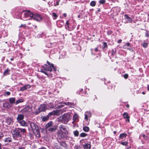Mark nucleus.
Masks as SVG:
<instances>
[{"mask_svg": "<svg viewBox=\"0 0 149 149\" xmlns=\"http://www.w3.org/2000/svg\"><path fill=\"white\" fill-rule=\"evenodd\" d=\"M13 139L17 140H19L21 138L22 133L26 132V130L24 129L16 128L12 130Z\"/></svg>", "mask_w": 149, "mask_h": 149, "instance_id": "f257e3e1", "label": "nucleus"}, {"mask_svg": "<svg viewBox=\"0 0 149 149\" xmlns=\"http://www.w3.org/2000/svg\"><path fill=\"white\" fill-rule=\"evenodd\" d=\"M59 130L58 133V136L59 139L64 138L68 133L69 129L68 127L64 125H61L59 126Z\"/></svg>", "mask_w": 149, "mask_h": 149, "instance_id": "f03ea898", "label": "nucleus"}, {"mask_svg": "<svg viewBox=\"0 0 149 149\" xmlns=\"http://www.w3.org/2000/svg\"><path fill=\"white\" fill-rule=\"evenodd\" d=\"M47 63L48 65H47L45 64L43 66V69H42L41 70V71L42 72L45 73L46 75H47L46 72L45 71V70L47 71H49L51 72L52 70V69H53L55 71H56V69L54 67V65L53 64H51V63L47 61Z\"/></svg>", "mask_w": 149, "mask_h": 149, "instance_id": "7ed1b4c3", "label": "nucleus"}, {"mask_svg": "<svg viewBox=\"0 0 149 149\" xmlns=\"http://www.w3.org/2000/svg\"><path fill=\"white\" fill-rule=\"evenodd\" d=\"M72 118V116L70 113L64 114L61 116L59 118V121L65 124H66Z\"/></svg>", "mask_w": 149, "mask_h": 149, "instance_id": "20e7f679", "label": "nucleus"}, {"mask_svg": "<svg viewBox=\"0 0 149 149\" xmlns=\"http://www.w3.org/2000/svg\"><path fill=\"white\" fill-rule=\"evenodd\" d=\"M29 123L34 133L38 134L40 132V129L37 124L32 122H29Z\"/></svg>", "mask_w": 149, "mask_h": 149, "instance_id": "39448f33", "label": "nucleus"}, {"mask_svg": "<svg viewBox=\"0 0 149 149\" xmlns=\"http://www.w3.org/2000/svg\"><path fill=\"white\" fill-rule=\"evenodd\" d=\"M46 104H42L40 105L38 108L36 109V111H34V113L37 114L41 112L45 111L46 109Z\"/></svg>", "mask_w": 149, "mask_h": 149, "instance_id": "423d86ee", "label": "nucleus"}, {"mask_svg": "<svg viewBox=\"0 0 149 149\" xmlns=\"http://www.w3.org/2000/svg\"><path fill=\"white\" fill-rule=\"evenodd\" d=\"M23 112L24 114L28 115L32 112L31 107L29 106H27L23 110Z\"/></svg>", "mask_w": 149, "mask_h": 149, "instance_id": "0eeeda50", "label": "nucleus"}, {"mask_svg": "<svg viewBox=\"0 0 149 149\" xmlns=\"http://www.w3.org/2000/svg\"><path fill=\"white\" fill-rule=\"evenodd\" d=\"M24 16L23 17V20H26V19L29 17H30L31 18H32V17L33 16V14L31 13L29 11H26L24 12Z\"/></svg>", "mask_w": 149, "mask_h": 149, "instance_id": "6e6552de", "label": "nucleus"}, {"mask_svg": "<svg viewBox=\"0 0 149 149\" xmlns=\"http://www.w3.org/2000/svg\"><path fill=\"white\" fill-rule=\"evenodd\" d=\"M32 18H33L34 20L38 22H40L42 19V18L41 16L39 15L36 14L35 15L33 14V17H32Z\"/></svg>", "mask_w": 149, "mask_h": 149, "instance_id": "1a4fd4ad", "label": "nucleus"}, {"mask_svg": "<svg viewBox=\"0 0 149 149\" xmlns=\"http://www.w3.org/2000/svg\"><path fill=\"white\" fill-rule=\"evenodd\" d=\"M5 122L7 126L10 125L13 123V119L11 118H8L6 119Z\"/></svg>", "mask_w": 149, "mask_h": 149, "instance_id": "9d476101", "label": "nucleus"}, {"mask_svg": "<svg viewBox=\"0 0 149 149\" xmlns=\"http://www.w3.org/2000/svg\"><path fill=\"white\" fill-rule=\"evenodd\" d=\"M58 127L56 125H53V124L52 125V126H51L49 128H48L47 129L50 132H52L54 130H56L57 128Z\"/></svg>", "mask_w": 149, "mask_h": 149, "instance_id": "9b49d317", "label": "nucleus"}, {"mask_svg": "<svg viewBox=\"0 0 149 149\" xmlns=\"http://www.w3.org/2000/svg\"><path fill=\"white\" fill-rule=\"evenodd\" d=\"M124 16L127 23H130L132 21V19L129 17L127 15H125Z\"/></svg>", "mask_w": 149, "mask_h": 149, "instance_id": "f8f14e48", "label": "nucleus"}, {"mask_svg": "<svg viewBox=\"0 0 149 149\" xmlns=\"http://www.w3.org/2000/svg\"><path fill=\"white\" fill-rule=\"evenodd\" d=\"M123 48L124 49L131 50V48L130 44L128 42L126 43L123 46Z\"/></svg>", "mask_w": 149, "mask_h": 149, "instance_id": "ddd939ff", "label": "nucleus"}, {"mask_svg": "<svg viewBox=\"0 0 149 149\" xmlns=\"http://www.w3.org/2000/svg\"><path fill=\"white\" fill-rule=\"evenodd\" d=\"M30 87V86L29 84H27L25 86H23L22 87L20 88V91H23L26 90L27 89L29 88Z\"/></svg>", "mask_w": 149, "mask_h": 149, "instance_id": "4468645a", "label": "nucleus"}, {"mask_svg": "<svg viewBox=\"0 0 149 149\" xmlns=\"http://www.w3.org/2000/svg\"><path fill=\"white\" fill-rule=\"evenodd\" d=\"M85 119L86 120H87L88 119V117H91V114L89 112H86L84 114Z\"/></svg>", "mask_w": 149, "mask_h": 149, "instance_id": "2eb2a0df", "label": "nucleus"}, {"mask_svg": "<svg viewBox=\"0 0 149 149\" xmlns=\"http://www.w3.org/2000/svg\"><path fill=\"white\" fill-rule=\"evenodd\" d=\"M59 113V111L58 110H56L53 111L49 113V115L51 116L53 115H57Z\"/></svg>", "mask_w": 149, "mask_h": 149, "instance_id": "dca6fc26", "label": "nucleus"}, {"mask_svg": "<svg viewBox=\"0 0 149 149\" xmlns=\"http://www.w3.org/2000/svg\"><path fill=\"white\" fill-rule=\"evenodd\" d=\"M24 116L22 114H19L18 115V116L17 118V119L19 122L21 120H23L24 119Z\"/></svg>", "mask_w": 149, "mask_h": 149, "instance_id": "f3484780", "label": "nucleus"}, {"mask_svg": "<svg viewBox=\"0 0 149 149\" xmlns=\"http://www.w3.org/2000/svg\"><path fill=\"white\" fill-rule=\"evenodd\" d=\"M53 124V122L52 121H50L47 123L45 125V127L47 130L51 127Z\"/></svg>", "mask_w": 149, "mask_h": 149, "instance_id": "a211bd4d", "label": "nucleus"}, {"mask_svg": "<svg viewBox=\"0 0 149 149\" xmlns=\"http://www.w3.org/2000/svg\"><path fill=\"white\" fill-rule=\"evenodd\" d=\"M84 149H90L91 146L89 143H87L83 145Z\"/></svg>", "mask_w": 149, "mask_h": 149, "instance_id": "6ab92c4d", "label": "nucleus"}, {"mask_svg": "<svg viewBox=\"0 0 149 149\" xmlns=\"http://www.w3.org/2000/svg\"><path fill=\"white\" fill-rule=\"evenodd\" d=\"M123 116L124 118L128 119V121L129 122L130 117L128 116V114L127 113H124L123 114Z\"/></svg>", "mask_w": 149, "mask_h": 149, "instance_id": "aec40b11", "label": "nucleus"}, {"mask_svg": "<svg viewBox=\"0 0 149 149\" xmlns=\"http://www.w3.org/2000/svg\"><path fill=\"white\" fill-rule=\"evenodd\" d=\"M20 125L23 126H27V124L25 121L23 120H21L19 121Z\"/></svg>", "mask_w": 149, "mask_h": 149, "instance_id": "412c9836", "label": "nucleus"}, {"mask_svg": "<svg viewBox=\"0 0 149 149\" xmlns=\"http://www.w3.org/2000/svg\"><path fill=\"white\" fill-rule=\"evenodd\" d=\"M127 136V134L125 133H123L121 134L120 135V136L119 137V139H123V138H125Z\"/></svg>", "mask_w": 149, "mask_h": 149, "instance_id": "4be33fe9", "label": "nucleus"}, {"mask_svg": "<svg viewBox=\"0 0 149 149\" xmlns=\"http://www.w3.org/2000/svg\"><path fill=\"white\" fill-rule=\"evenodd\" d=\"M15 99L14 97L10 98L9 99V102L11 104H13L15 103Z\"/></svg>", "mask_w": 149, "mask_h": 149, "instance_id": "5701e85b", "label": "nucleus"}, {"mask_svg": "<svg viewBox=\"0 0 149 149\" xmlns=\"http://www.w3.org/2000/svg\"><path fill=\"white\" fill-rule=\"evenodd\" d=\"M10 71V70L8 68H7L3 72V75H6L7 74H9V72Z\"/></svg>", "mask_w": 149, "mask_h": 149, "instance_id": "b1692460", "label": "nucleus"}, {"mask_svg": "<svg viewBox=\"0 0 149 149\" xmlns=\"http://www.w3.org/2000/svg\"><path fill=\"white\" fill-rule=\"evenodd\" d=\"M4 141L5 142H10L11 141V139L9 137H8L6 138L4 140Z\"/></svg>", "mask_w": 149, "mask_h": 149, "instance_id": "393cba45", "label": "nucleus"}, {"mask_svg": "<svg viewBox=\"0 0 149 149\" xmlns=\"http://www.w3.org/2000/svg\"><path fill=\"white\" fill-rule=\"evenodd\" d=\"M60 0H58V1H57V0H54V6H56L58 5H59V2L60 1Z\"/></svg>", "mask_w": 149, "mask_h": 149, "instance_id": "a878e982", "label": "nucleus"}, {"mask_svg": "<svg viewBox=\"0 0 149 149\" xmlns=\"http://www.w3.org/2000/svg\"><path fill=\"white\" fill-rule=\"evenodd\" d=\"M83 130L85 132H87L89 131V127L87 126H85L83 127Z\"/></svg>", "mask_w": 149, "mask_h": 149, "instance_id": "bb28decb", "label": "nucleus"}, {"mask_svg": "<svg viewBox=\"0 0 149 149\" xmlns=\"http://www.w3.org/2000/svg\"><path fill=\"white\" fill-rule=\"evenodd\" d=\"M73 133L74 136H77L79 135V132L78 130H76L73 132Z\"/></svg>", "mask_w": 149, "mask_h": 149, "instance_id": "cd10ccee", "label": "nucleus"}, {"mask_svg": "<svg viewBox=\"0 0 149 149\" xmlns=\"http://www.w3.org/2000/svg\"><path fill=\"white\" fill-rule=\"evenodd\" d=\"M23 101V100L22 99H19L15 103L16 104H18V103L22 102Z\"/></svg>", "mask_w": 149, "mask_h": 149, "instance_id": "c85d7f7f", "label": "nucleus"}, {"mask_svg": "<svg viewBox=\"0 0 149 149\" xmlns=\"http://www.w3.org/2000/svg\"><path fill=\"white\" fill-rule=\"evenodd\" d=\"M87 135V134L84 133H82L80 134V136L81 137H85Z\"/></svg>", "mask_w": 149, "mask_h": 149, "instance_id": "c756f323", "label": "nucleus"}, {"mask_svg": "<svg viewBox=\"0 0 149 149\" xmlns=\"http://www.w3.org/2000/svg\"><path fill=\"white\" fill-rule=\"evenodd\" d=\"M96 5V2L95 1H92L90 3V5L92 6H94Z\"/></svg>", "mask_w": 149, "mask_h": 149, "instance_id": "7c9ffc66", "label": "nucleus"}, {"mask_svg": "<svg viewBox=\"0 0 149 149\" xmlns=\"http://www.w3.org/2000/svg\"><path fill=\"white\" fill-rule=\"evenodd\" d=\"M78 117V116L77 114H75L73 116V119L74 120H76Z\"/></svg>", "mask_w": 149, "mask_h": 149, "instance_id": "2f4dec72", "label": "nucleus"}, {"mask_svg": "<svg viewBox=\"0 0 149 149\" xmlns=\"http://www.w3.org/2000/svg\"><path fill=\"white\" fill-rule=\"evenodd\" d=\"M52 15L53 17H54V19H56L57 17V16L56 14V13H53Z\"/></svg>", "mask_w": 149, "mask_h": 149, "instance_id": "473e14b6", "label": "nucleus"}, {"mask_svg": "<svg viewBox=\"0 0 149 149\" xmlns=\"http://www.w3.org/2000/svg\"><path fill=\"white\" fill-rule=\"evenodd\" d=\"M26 27V25L25 24H22L21 25H20L19 26V28H20L21 27H22L23 28L25 29V28Z\"/></svg>", "mask_w": 149, "mask_h": 149, "instance_id": "72a5a7b5", "label": "nucleus"}, {"mask_svg": "<svg viewBox=\"0 0 149 149\" xmlns=\"http://www.w3.org/2000/svg\"><path fill=\"white\" fill-rule=\"evenodd\" d=\"M120 143L123 145V146H126L127 144V141H125L124 142H121Z\"/></svg>", "mask_w": 149, "mask_h": 149, "instance_id": "f704fd0d", "label": "nucleus"}, {"mask_svg": "<svg viewBox=\"0 0 149 149\" xmlns=\"http://www.w3.org/2000/svg\"><path fill=\"white\" fill-rule=\"evenodd\" d=\"M142 45L143 47L144 48H146L148 46V43H146V42H144L143 44Z\"/></svg>", "mask_w": 149, "mask_h": 149, "instance_id": "c9c22d12", "label": "nucleus"}, {"mask_svg": "<svg viewBox=\"0 0 149 149\" xmlns=\"http://www.w3.org/2000/svg\"><path fill=\"white\" fill-rule=\"evenodd\" d=\"M105 2V0H100L99 1V3L100 4H103Z\"/></svg>", "mask_w": 149, "mask_h": 149, "instance_id": "e433bc0d", "label": "nucleus"}, {"mask_svg": "<svg viewBox=\"0 0 149 149\" xmlns=\"http://www.w3.org/2000/svg\"><path fill=\"white\" fill-rule=\"evenodd\" d=\"M8 104L7 103H4L3 104V106L4 108H5L6 107L7 108H8Z\"/></svg>", "mask_w": 149, "mask_h": 149, "instance_id": "4c0bfd02", "label": "nucleus"}, {"mask_svg": "<svg viewBox=\"0 0 149 149\" xmlns=\"http://www.w3.org/2000/svg\"><path fill=\"white\" fill-rule=\"evenodd\" d=\"M3 136V135L2 132H0V139Z\"/></svg>", "mask_w": 149, "mask_h": 149, "instance_id": "58836bf2", "label": "nucleus"}, {"mask_svg": "<svg viewBox=\"0 0 149 149\" xmlns=\"http://www.w3.org/2000/svg\"><path fill=\"white\" fill-rule=\"evenodd\" d=\"M64 104L67 105H71L72 103H70V102H65L64 103Z\"/></svg>", "mask_w": 149, "mask_h": 149, "instance_id": "ea45409f", "label": "nucleus"}, {"mask_svg": "<svg viewBox=\"0 0 149 149\" xmlns=\"http://www.w3.org/2000/svg\"><path fill=\"white\" fill-rule=\"evenodd\" d=\"M75 149H81L80 147L78 146H75L74 147Z\"/></svg>", "mask_w": 149, "mask_h": 149, "instance_id": "a19ab883", "label": "nucleus"}, {"mask_svg": "<svg viewBox=\"0 0 149 149\" xmlns=\"http://www.w3.org/2000/svg\"><path fill=\"white\" fill-rule=\"evenodd\" d=\"M128 76L127 74H125L124 75V77L126 79L128 77Z\"/></svg>", "mask_w": 149, "mask_h": 149, "instance_id": "79ce46f5", "label": "nucleus"}, {"mask_svg": "<svg viewBox=\"0 0 149 149\" xmlns=\"http://www.w3.org/2000/svg\"><path fill=\"white\" fill-rule=\"evenodd\" d=\"M10 92H6L5 93V95H10Z\"/></svg>", "mask_w": 149, "mask_h": 149, "instance_id": "37998d69", "label": "nucleus"}, {"mask_svg": "<svg viewBox=\"0 0 149 149\" xmlns=\"http://www.w3.org/2000/svg\"><path fill=\"white\" fill-rule=\"evenodd\" d=\"M69 25V22H68V21H67L65 23V25L67 26L68 28H69V27L68 26Z\"/></svg>", "mask_w": 149, "mask_h": 149, "instance_id": "c03bdc74", "label": "nucleus"}, {"mask_svg": "<svg viewBox=\"0 0 149 149\" xmlns=\"http://www.w3.org/2000/svg\"><path fill=\"white\" fill-rule=\"evenodd\" d=\"M49 106L50 108H52L53 107V106L52 105V104L51 103H49Z\"/></svg>", "mask_w": 149, "mask_h": 149, "instance_id": "a18cd8bd", "label": "nucleus"}, {"mask_svg": "<svg viewBox=\"0 0 149 149\" xmlns=\"http://www.w3.org/2000/svg\"><path fill=\"white\" fill-rule=\"evenodd\" d=\"M142 136L144 138L146 139H147V137L145 135V134H143V135H142Z\"/></svg>", "mask_w": 149, "mask_h": 149, "instance_id": "49530a36", "label": "nucleus"}, {"mask_svg": "<svg viewBox=\"0 0 149 149\" xmlns=\"http://www.w3.org/2000/svg\"><path fill=\"white\" fill-rule=\"evenodd\" d=\"M48 4L50 6H52V4L50 3V1H49L48 2Z\"/></svg>", "mask_w": 149, "mask_h": 149, "instance_id": "de8ad7c7", "label": "nucleus"}, {"mask_svg": "<svg viewBox=\"0 0 149 149\" xmlns=\"http://www.w3.org/2000/svg\"><path fill=\"white\" fill-rule=\"evenodd\" d=\"M43 120L45 121L47 120V118L44 117L43 118Z\"/></svg>", "mask_w": 149, "mask_h": 149, "instance_id": "09e8293b", "label": "nucleus"}, {"mask_svg": "<svg viewBox=\"0 0 149 149\" xmlns=\"http://www.w3.org/2000/svg\"><path fill=\"white\" fill-rule=\"evenodd\" d=\"M121 41H122V40L120 39V40H118L117 42L118 43H120L121 42Z\"/></svg>", "mask_w": 149, "mask_h": 149, "instance_id": "8fccbe9b", "label": "nucleus"}, {"mask_svg": "<svg viewBox=\"0 0 149 149\" xmlns=\"http://www.w3.org/2000/svg\"><path fill=\"white\" fill-rule=\"evenodd\" d=\"M64 107V105H59V108H62V107Z\"/></svg>", "mask_w": 149, "mask_h": 149, "instance_id": "3c124183", "label": "nucleus"}, {"mask_svg": "<svg viewBox=\"0 0 149 149\" xmlns=\"http://www.w3.org/2000/svg\"><path fill=\"white\" fill-rule=\"evenodd\" d=\"M149 36V35L148 34V33H147L146 34V37H148V36Z\"/></svg>", "mask_w": 149, "mask_h": 149, "instance_id": "603ef678", "label": "nucleus"}, {"mask_svg": "<svg viewBox=\"0 0 149 149\" xmlns=\"http://www.w3.org/2000/svg\"><path fill=\"white\" fill-rule=\"evenodd\" d=\"M98 50V48H96L95 49V52H97V51Z\"/></svg>", "mask_w": 149, "mask_h": 149, "instance_id": "864d4df0", "label": "nucleus"}, {"mask_svg": "<svg viewBox=\"0 0 149 149\" xmlns=\"http://www.w3.org/2000/svg\"><path fill=\"white\" fill-rule=\"evenodd\" d=\"M39 149H46V148L44 147H42L40 148Z\"/></svg>", "mask_w": 149, "mask_h": 149, "instance_id": "5fc2aeb1", "label": "nucleus"}, {"mask_svg": "<svg viewBox=\"0 0 149 149\" xmlns=\"http://www.w3.org/2000/svg\"><path fill=\"white\" fill-rule=\"evenodd\" d=\"M63 15L65 17H66L67 16V14L65 13H64L63 14Z\"/></svg>", "mask_w": 149, "mask_h": 149, "instance_id": "6e6d98bb", "label": "nucleus"}, {"mask_svg": "<svg viewBox=\"0 0 149 149\" xmlns=\"http://www.w3.org/2000/svg\"><path fill=\"white\" fill-rule=\"evenodd\" d=\"M19 149H24V147H20L19 148Z\"/></svg>", "mask_w": 149, "mask_h": 149, "instance_id": "4d7b16f0", "label": "nucleus"}, {"mask_svg": "<svg viewBox=\"0 0 149 149\" xmlns=\"http://www.w3.org/2000/svg\"><path fill=\"white\" fill-rule=\"evenodd\" d=\"M148 88V90L149 91V85H147Z\"/></svg>", "mask_w": 149, "mask_h": 149, "instance_id": "13d9d810", "label": "nucleus"}, {"mask_svg": "<svg viewBox=\"0 0 149 149\" xmlns=\"http://www.w3.org/2000/svg\"><path fill=\"white\" fill-rule=\"evenodd\" d=\"M126 107H128V108L129 107V105H127Z\"/></svg>", "mask_w": 149, "mask_h": 149, "instance_id": "bf43d9fd", "label": "nucleus"}, {"mask_svg": "<svg viewBox=\"0 0 149 149\" xmlns=\"http://www.w3.org/2000/svg\"><path fill=\"white\" fill-rule=\"evenodd\" d=\"M116 131H114V132H113V133H114V134H116Z\"/></svg>", "mask_w": 149, "mask_h": 149, "instance_id": "052dcab7", "label": "nucleus"}, {"mask_svg": "<svg viewBox=\"0 0 149 149\" xmlns=\"http://www.w3.org/2000/svg\"><path fill=\"white\" fill-rule=\"evenodd\" d=\"M78 17L79 18H80V15H79L78 16Z\"/></svg>", "mask_w": 149, "mask_h": 149, "instance_id": "680f3d73", "label": "nucleus"}, {"mask_svg": "<svg viewBox=\"0 0 149 149\" xmlns=\"http://www.w3.org/2000/svg\"><path fill=\"white\" fill-rule=\"evenodd\" d=\"M13 58H11L10 59V60H11V61H13Z\"/></svg>", "mask_w": 149, "mask_h": 149, "instance_id": "e2e57ef3", "label": "nucleus"}, {"mask_svg": "<svg viewBox=\"0 0 149 149\" xmlns=\"http://www.w3.org/2000/svg\"><path fill=\"white\" fill-rule=\"evenodd\" d=\"M142 93H143V94H145V93L144 92H142Z\"/></svg>", "mask_w": 149, "mask_h": 149, "instance_id": "0e129e2a", "label": "nucleus"}, {"mask_svg": "<svg viewBox=\"0 0 149 149\" xmlns=\"http://www.w3.org/2000/svg\"><path fill=\"white\" fill-rule=\"evenodd\" d=\"M104 45H107V44H106V43L104 42Z\"/></svg>", "mask_w": 149, "mask_h": 149, "instance_id": "69168bd1", "label": "nucleus"}, {"mask_svg": "<svg viewBox=\"0 0 149 149\" xmlns=\"http://www.w3.org/2000/svg\"><path fill=\"white\" fill-rule=\"evenodd\" d=\"M0 149H1V144H0Z\"/></svg>", "mask_w": 149, "mask_h": 149, "instance_id": "338daca9", "label": "nucleus"}, {"mask_svg": "<svg viewBox=\"0 0 149 149\" xmlns=\"http://www.w3.org/2000/svg\"><path fill=\"white\" fill-rule=\"evenodd\" d=\"M126 121H128V119H126Z\"/></svg>", "mask_w": 149, "mask_h": 149, "instance_id": "774afa93", "label": "nucleus"}]
</instances>
